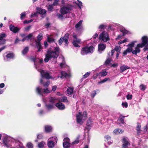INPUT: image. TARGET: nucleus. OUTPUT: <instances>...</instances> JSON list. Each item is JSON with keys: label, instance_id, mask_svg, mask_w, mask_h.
I'll return each mask as SVG.
<instances>
[{"label": "nucleus", "instance_id": "53", "mask_svg": "<svg viewBox=\"0 0 148 148\" xmlns=\"http://www.w3.org/2000/svg\"><path fill=\"white\" fill-rule=\"evenodd\" d=\"M32 21H33V20L32 19H31L29 21L26 20L24 21L23 23L25 24H27V23H30L32 22Z\"/></svg>", "mask_w": 148, "mask_h": 148}, {"label": "nucleus", "instance_id": "49", "mask_svg": "<svg viewBox=\"0 0 148 148\" xmlns=\"http://www.w3.org/2000/svg\"><path fill=\"white\" fill-rule=\"evenodd\" d=\"M31 28V26H27L24 28V31L25 32H28Z\"/></svg>", "mask_w": 148, "mask_h": 148}, {"label": "nucleus", "instance_id": "20", "mask_svg": "<svg viewBox=\"0 0 148 148\" xmlns=\"http://www.w3.org/2000/svg\"><path fill=\"white\" fill-rule=\"evenodd\" d=\"M106 47V44L103 43L99 44L98 45V50L99 52L101 53V52L104 50Z\"/></svg>", "mask_w": 148, "mask_h": 148}, {"label": "nucleus", "instance_id": "18", "mask_svg": "<svg viewBox=\"0 0 148 148\" xmlns=\"http://www.w3.org/2000/svg\"><path fill=\"white\" fill-rule=\"evenodd\" d=\"M73 45L76 47H79L80 46L78 44H80L81 42V40L77 38L76 36L74 35L73 36Z\"/></svg>", "mask_w": 148, "mask_h": 148}, {"label": "nucleus", "instance_id": "9", "mask_svg": "<svg viewBox=\"0 0 148 148\" xmlns=\"http://www.w3.org/2000/svg\"><path fill=\"white\" fill-rule=\"evenodd\" d=\"M99 39L104 42H106L110 40L109 35L106 31H103L100 34L99 36Z\"/></svg>", "mask_w": 148, "mask_h": 148}, {"label": "nucleus", "instance_id": "60", "mask_svg": "<svg viewBox=\"0 0 148 148\" xmlns=\"http://www.w3.org/2000/svg\"><path fill=\"white\" fill-rule=\"evenodd\" d=\"M37 14H38V13L37 12H36L34 13L33 14L32 13L31 14L30 16L31 17H33L34 16H37Z\"/></svg>", "mask_w": 148, "mask_h": 148}, {"label": "nucleus", "instance_id": "12", "mask_svg": "<svg viewBox=\"0 0 148 148\" xmlns=\"http://www.w3.org/2000/svg\"><path fill=\"white\" fill-rule=\"evenodd\" d=\"M36 92L38 95H41L42 94V93L46 94L49 93L51 92V90L48 88L42 89L40 87H37L36 88Z\"/></svg>", "mask_w": 148, "mask_h": 148}, {"label": "nucleus", "instance_id": "55", "mask_svg": "<svg viewBox=\"0 0 148 148\" xmlns=\"http://www.w3.org/2000/svg\"><path fill=\"white\" fill-rule=\"evenodd\" d=\"M90 74V73L89 72H87L86 73L85 75H84L83 76L84 77V78H86L88 77Z\"/></svg>", "mask_w": 148, "mask_h": 148}, {"label": "nucleus", "instance_id": "38", "mask_svg": "<svg viewBox=\"0 0 148 148\" xmlns=\"http://www.w3.org/2000/svg\"><path fill=\"white\" fill-rule=\"evenodd\" d=\"M107 74V72L104 71H102L101 72L99 73V74L97 73V75L98 76L99 75H100L101 76H104L106 75Z\"/></svg>", "mask_w": 148, "mask_h": 148}, {"label": "nucleus", "instance_id": "50", "mask_svg": "<svg viewBox=\"0 0 148 148\" xmlns=\"http://www.w3.org/2000/svg\"><path fill=\"white\" fill-rule=\"evenodd\" d=\"M5 41V40L4 39L0 38V45L4 44Z\"/></svg>", "mask_w": 148, "mask_h": 148}, {"label": "nucleus", "instance_id": "6", "mask_svg": "<svg viewBox=\"0 0 148 148\" xmlns=\"http://www.w3.org/2000/svg\"><path fill=\"white\" fill-rule=\"evenodd\" d=\"M73 6L70 4H68L66 5L63 6L60 9L61 13L64 14L69 12L73 9Z\"/></svg>", "mask_w": 148, "mask_h": 148}, {"label": "nucleus", "instance_id": "54", "mask_svg": "<svg viewBox=\"0 0 148 148\" xmlns=\"http://www.w3.org/2000/svg\"><path fill=\"white\" fill-rule=\"evenodd\" d=\"M132 95L128 94L127 96V98L128 100H130L132 99Z\"/></svg>", "mask_w": 148, "mask_h": 148}, {"label": "nucleus", "instance_id": "46", "mask_svg": "<svg viewBox=\"0 0 148 148\" xmlns=\"http://www.w3.org/2000/svg\"><path fill=\"white\" fill-rule=\"evenodd\" d=\"M53 6L52 5H49L47 7V9L49 11H51L53 9Z\"/></svg>", "mask_w": 148, "mask_h": 148}, {"label": "nucleus", "instance_id": "61", "mask_svg": "<svg viewBox=\"0 0 148 148\" xmlns=\"http://www.w3.org/2000/svg\"><path fill=\"white\" fill-rule=\"evenodd\" d=\"M57 87L56 86H54L52 87V90L53 91H55L57 88Z\"/></svg>", "mask_w": 148, "mask_h": 148}, {"label": "nucleus", "instance_id": "24", "mask_svg": "<svg viewBox=\"0 0 148 148\" xmlns=\"http://www.w3.org/2000/svg\"><path fill=\"white\" fill-rule=\"evenodd\" d=\"M105 140L106 142L108 144L110 145L112 142L111 140V137L110 136L106 135L104 137Z\"/></svg>", "mask_w": 148, "mask_h": 148}, {"label": "nucleus", "instance_id": "7", "mask_svg": "<svg viewBox=\"0 0 148 148\" xmlns=\"http://www.w3.org/2000/svg\"><path fill=\"white\" fill-rule=\"evenodd\" d=\"M12 140V138L7 135H5L3 139V144L7 147H9L11 146V142Z\"/></svg>", "mask_w": 148, "mask_h": 148}, {"label": "nucleus", "instance_id": "58", "mask_svg": "<svg viewBox=\"0 0 148 148\" xmlns=\"http://www.w3.org/2000/svg\"><path fill=\"white\" fill-rule=\"evenodd\" d=\"M59 0H55L53 2V3L52 4L53 6L56 5L58 2Z\"/></svg>", "mask_w": 148, "mask_h": 148}, {"label": "nucleus", "instance_id": "39", "mask_svg": "<svg viewBox=\"0 0 148 148\" xmlns=\"http://www.w3.org/2000/svg\"><path fill=\"white\" fill-rule=\"evenodd\" d=\"M110 79L109 78H106L103 79L101 81L98 82V84H102L106 82L107 81L110 80Z\"/></svg>", "mask_w": 148, "mask_h": 148}, {"label": "nucleus", "instance_id": "11", "mask_svg": "<svg viewBox=\"0 0 148 148\" xmlns=\"http://www.w3.org/2000/svg\"><path fill=\"white\" fill-rule=\"evenodd\" d=\"M42 38V34H40L37 36V39L36 40V46L38 49V51H40L42 48L40 41Z\"/></svg>", "mask_w": 148, "mask_h": 148}, {"label": "nucleus", "instance_id": "13", "mask_svg": "<svg viewBox=\"0 0 148 148\" xmlns=\"http://www.w3.org/2000/svg\"><path fill=\"white\" fill-rule=\"evenodd\" d=\"M141 40L142 42L139 44L143 47L145 46L144 48L145 50H148V49H145L146 46H148V37L147 36H143L141 38Z\"/></svg>", "mask_w": 148, "mask_h": 148}, {"label": "nucleus", "instance_id": "3", "mask_svg": "<svg viewBox=\"0 0 148 148\" xmlns=\"http://www.w3.org/2000/svg\"><path fill=\"white\" fill-rule=\"evenodd\" d=\"M59 47H56L53 49L50 48L47 51L44 60L45 62H48L52 58L54 59L56 58L58 56Z\"/></svg>", "mask_w": 148, "mask_h": 148}, {"label": "nucleus", "instance_id": "52", "mask_svg": "<svg viewBox=\"0 0 148 148\" xmlns=\"http://www.w3.org/2000/svg\"><path fill=\"white\" fill-rule=\"evenodd\" d=\"M88 120H89V121H90V122H88H88L87 123V126H88L89 127L88 128H89V127H90L91 125V121L90 120V118H89L88 119Z\"/></svg>", "mask_w": 148, "mask_h": 148}, {"label": "nucleus", "instance_id": "27", "mask_svg": "<svg viewBox=\"0 0 148 148\" xmlns=\"http://www.w3.org/2000/svg\"><path fill=\"white\" fill-rule=\"evenodd\" d=\"M83 22L82 20H80L79 22L77 23L75 26V28L77 29H80L82 27V24Z\"/></svg>", "mask_w": 148, "mask_h": 148}, {"label": "nucleus", "instance_id": "59", "mask_svg": "<svg viewBox=\"0 0 148 148\" xmlns=\"http://www.w3.org/2000/svg\"><path fill=\"white\" fill-rule=\"evenodd\" d=\"M79 142L78 139H77L75 140V141L73 142V144H78Z\"/></svg>", "mask_w": 148, "mask_h": 148}, {"label": "nucleus", "instance_id": "63", "mask_svg": "<svg viewBox=\"0 0 148 148\" xmlns=\"http://www.w3.org/2000/svg\"><path fill=\"white\" fill-rule=\"evenodd\" d=\"M21 41V40H19L18 38H17L15 41V43L17 44Z\"/></svg>", "mask_w": 148, "mask_h": 148}, {"label": "nucleus", "instance_id": "31", "mask_svg": "<svg viewBox=\"0 0 148 148\" xmlns=\"http://www.w3.org/2000/svg\"><path fill=\"white\" fill-rule=\"evenodd\" d=\"M74 88L73 87H70L67 90V93L69 95H71L73 92Z\"/></svg>", "mask_w": 148, "mask_h": 148}, {"label": "nucleus", "instance_id": "40", "mask_svg": "<svg viewBox=\"0 0 148 148\" xmlns=\"http://www.w3.org/2000/svg\"><path fill=\"white\" fill-rule=\"evenodd\" d=\"M29 48L28 47H26L22 51V53L23 55L25 54L28 51Z\"/></svg>", "mask_w": 148, "mask_h": 148}, {"label": "nucleus", "instance_id": "8", "mask_svg": "<svg viewBox=\"0 0 148 148\" xmlns=\"http://www.w3.org/2000/svg\"><path fill=\"white\" fill-rule=\"evenodd\" d=\"M114 26H115L116 27H117V28L120 30L121 32L123 34L122 35H118L116 38V40L121 38L123 36H124L125 34H126L127 33V31L126 30L123 26L120 25V24L116 23L114 24Z\"/></svg>", "mask_w": 148, "mask_h": 148}, {"label": "nucleus", "instance_id": "5", "mask_svg": "<svg viewBox=\"0 0 148 148\" xmlns=\"http://www.w3.org/2000/svg\"><path fill=\"white\" fill-rule=\"evenodd\" d=\"M94 50V48L92 46L90 47H85L82 48L81 51V53L82 55H84L89 53L93 52Z\"/></svg>", "mask_w": 148, "mask_h": 148}, {"label": "nucleus", "instance_id": "10", "mask_svg": "<svg viewBox=\"0 0 148 148\" xmlns=\"http://www.w3.org/2000/svg\"><path fill=\"white\" fill-rule=\"evenodd\" d=\"M57 141V138L56 136L51 137L48 140L47 145L49 148H53L54 146V143Z\"/></svg>", "mask_w": 148, "mask_h": 148}, {"label": "nucleus", "instance_id": "17", "mask_svg": "<svg viewBox=\"0 0 148 148\" xmlns=\"http://www.w3.org/2000/svg\"><path fill=\"white\" fill-rule=\"evenodd\" d=\"M137 42V41L136 40L134 41L127 45L128 48L126 49L128 51V52H132V51H133L132 48L134 47L135 43Z\"/></svg>", "mask_w": 148, "mask_h": 148}, {"label": "nucleus", "instance_id": "32", "mask_svg": "<svg viewBox=\"0 0 148 148\" xmlns=\"http://www.w3.org/2000/svg\"><path fill=\"white\" fill-rule=\"evenodd\" d=\"M46 36L47 38V41L49 42H53L54 41V39L51 37V35H49L48 34H47Z\"/></svg>", "mask_w": 148, "mask_h": 148}, {"label": "nucleus", "instance_id": "29", "mask_svg": "<svg viewBox=\"0 0 148 148\" xmlns=\"http://www.w3.org/2000/svg\"><path fill=\"white\" fill-rule=\"evenodd\" d=\"M73 3L76 4L80 9L82 7V3L79 0H78L77 1H74Z\"/></svg>", "mask_w": 148, "mask_h": 148}, {"label": "nucleus", "instance_id": "19", "mask_svg": "<svg viewBox=\"0 0 148 148\" xmlns=\"http://www.w3.org/2000/svg\"><path fill=\"white\" fill-rule=\"evenodd\" d=\"M70 139L68 138H65L63 141V146L64 148H68L70 147Z\"/></svg>", "mask_w": 148, "mask_h": 148}, {"label": "nucleus", "instance_id": "34", "mask_svg": "<svg viewBox=\"0 0 148 148\" xmlns=\"http://www.w3.org/2000/svg\"><path fill=\"white\" fill-rule=\"evenodd\" d=\"M60 60H62V62L60 64V66L62 68L64 67L65 66V63L64 61V58L63 57H59Z\"/></svg>", "mask_w": 148, "mask_h": 148}, {"label": "nucleus", "instance_id": "48", "mask_svg": "<svg viewBox=\"0 0 148 148\" xmlns=\"http://www.w3.org/2000/svg\"><path fill=\"white\" fill-rule=\"evenodd\" d=\"M122 105L123 107L126 108L128 106V104L127 102H124L122 103Z\"/></svg>", "mask_w": 148, "mask_h": 148}, {"label": "nucleus", "instance_id": "21", "mask_svg": "<svg viewBox=\"0 0 148 148\" xmlns=\"http://www.w3.org/2000/svg\"><path fill=\"white\" fill-rule=\"evenodd\" d=\"M10 30L14 33H16L18 32L20 29L17 27H15L14 26L12 25L10 26Z\"/></svg>", "mask_w": 148, "mask_h": 148}, {"label": "nucleus", "instance_id": "35", "mask_svg": "<svg viewBox=\"0 0 148 148\" xmlns=\"http://www.w3.org/2000/svg\"><path fill=\"white\" fill-rule=\"evenodd\" d=\"M61 77L62 78L64 77H69V75L67 74L66 72L64 71L61 72Z\"/></svg>", "mask_w": 148, "mask_h": 148}, {"label": "nucleus", "instance_id": "33", "mask_svg": "<svg viewBox=\"0 0 148 148\" xmlns=\"http://www.w3.org/2000/svg\"><path fill=\"white\" fill-rule=\"evenodd\" d=\"M52 130V127L49 125H46L45 126V131L47 132H50Z\"/></svg>", "mask_w": 148, "mask_h": 148}, {"label": "nucleus", "instance_id": "14", "mask_svg": "<svg viewBox=\"0 0 148 148\" xmlns=\"http://www.w3.org/2000/svg\"><path fill=\"white\" fill-rule=\"evenodd\" d=\"M69 38V34H66L64 37H61L58 41L59 45H61L63 41L65 42V45L67 46L68 43V40Z\"/></svg>", "mask_w": 148, "mask_h": 148}, {"label": "nucleus", "instance_id": "16", "mask_svg": "<svg viewBox=\"0 0 148 148\" xmlns=\"http://www.w3.org/2000/svg\"><path fill=\"white\" fill-rule=\"evenodd\" d=\"M122 142L123 148H128L130 145L129 140L127 137H123V138Z\"/></svg>", "mask_w": 148, "mask_h": 148}, {"label": "nucleus", "instance_id": "41", "mask_svg": "<svg viewBox=\"0 0 148 148\" xmlns=\"http://www.w3.org/2000/svg\"><path fill=\"white\" fill-rule=\"evenodd\" d=\"M26 147L28 148H33V145L32 143L30 142H29L27 144Z\"/></svg>", "mask_w": 148, "mask_h": 148}, {"label": "nucleus", "instance_id": "43", "mask_svg": "<svg viewBox=\"0 0 148 148\" xmlns=\"http://www.w3.org/2000/svg\"><path fill=\"white\" fill-rule=\"evenodd\" d=\"M141 125L140 123H138L136 126V130L139 133L140 131Z\"/></svg>", "mask_w": 148, "mask_h": 148}, {"label": "nucleus", "instance_id": "28", "mask_svg": "<svg viewBox=\"0 0 148 148\" xmlns=\"http://www.w3.org/2000/svg\"><path fill=\"white\" fill-rule=\"evenodd\" d=\"M121 48L120 46H116L115 48L114 49L112 50L111 51V52L110 53L111 56L113 55L115 51H119L121 50Z\"/></svg>", "mask_w": 148, "mask_h": 148}, {"label": "nucleus", "instance_id": "36", "mask_svg": "<svg viewBox=\"0 0 148 148\" xmlns=\"http://www.w3.org/2000/svg\"><path fill=\"white\" fill-rule=\"evenodd\" d=\"M45 145L46 143L45 142L43 141L41 142L38 143V147L39 148H43Z\"/></svg>", "mask_w": 148, "mask_h": 148}, {"label": "nucleus", "instance_id": "56", "mask_svg": "<svg viewBox=\"0 0 148 148\" xmlns=\"http://www.w3.org/2000/svg\"><path fill=\"white\" fill-rule=\"evenodd\" d=\"M96 92L95 91H94L91 95V96L93 98L96 94Z\"/></svg>", "mask_w": 148, "mask_h": 148}, {"label": "nucleus", "instance_id": "22", "mask_svg": "<svg viewBox=\"0 0 148 148\" xmlns=\"http://www.w3.org/2000/svg\"><path fill=\"white\" fill-rule=\"evenodd\" d=\"M56 106L60 110H63L64 109L65 107L64 104L61 102L56 103Z\"/></svg>", "mask_w": 148, "mask_h": 148}, {"label": "nucleus", "instance_id": "2", "mask_svg": "<svg viewBox=\"0 0 148 148\" xmlns=\"http://www.w3.org/2000/svg\"><path fill=\"white\" fill-rule=\"evenodd\" d=\"M35 67L37 70L40 73L41 75V78L40 80V82L41 84H42L44 87H47L50 84V82L49 81H45V78L46 79H53L54 80L57 79L56 78H53L52 76H50L48 72L45 71L41 69L38 68L37 66H36L35 63Z\"/></svg>", "mask_w": 148, "mask_h": 148}, {"label": "nucleus", "instance_id": "15", "mask_svg": "<svg viewBox=\"0 0 148 148\" xmlns=\"http://www.w3.org/2000/svg\"><path fill=\"white\" fill-rule=\"evenodd\" d=\"M143 47L139 43L134 48V49L132 51V53L135 55H136L137 53L140 52L141 50L140 49Z\"/></svg>", "mask_w": 148, "mask_h": 148}, {"label": "nucleus", "instance_id": "57", "mask_svg": "<svg viewBox=\"0 0 148 148\" xmlns=\"http://www.w3.org/2000/svg\"><path fill=\"white\" fill-rule=\"evenodd\" d=\"M127 41L126 39L124 40H120L118 42L119 44H121Z\"/></svg>", "mask_w": 148, "mask_h": 148}, {"label": "nucleus", "instance_id": "64", "mask_svg": "<svg viewBox=\"0 0 148 148\" xmlns=\"http://www.w3.org/2000/svg\"><path fill=\"white\" fill-rule=\"evenodd\" d=\"M128 53V51H127V50L126 49L123 51V54L124 55H126Z\"/></svg>", "mask_w": 148, "mask_h": 148}, {"label": "nucleus", "instance_id": "26", "mask_svg": "<svg viewBox=\"0 0 148 148\" xmlns=\"http://www.w3.org/2000/svg\"><path fill=\"white\" fill-rule=\"evenodd\" d=\"M37 12H38L39 14H45L46 12V10L45 9L39 8H37Z\"/></svg>", "mask_w": 148, "mask_h": 148}, {"label": "nucleus", "instance_id": "47", "mask_svg": "<svg viewBox=\"0 0 148 148\" xmlns=\"http://www.w3.org/2000/svg\"><path fill=\"white\" fill-rule=\"evenodd\" d=\"M26 15V14L25 12L21 14V19H23L24 18Z\"/></svg>", "mask_w": 148, "mask_h": 148}, {"label": "nucleus", "instance_id": "30", "mask_svg": "<svg viewBox=\"0 0 148 148\" xmlns=\"http://www.w3.org/2000/svg\"><path fill=\"white\" fill-rule=\"evenodd\" d=\"M130 69V67L125 65H123L120 67L121 71L122 72L125 70Z\"/></svg>", "mask_w": 148, "mask_h": 148}, {"label": "nucleus", "instance_id": "62", "mask_svg": "<svg viewBox=\"0 0 148 148\" xmlns=\"http://www.w3.org/2000/svg\"><path fill=\"white\" fill-rule=\"evenodd\" d=\"M110 60L109 59H108L106 60L105 63L106 64H109V63L110 62Z\"/></svg>", "mask_w": 148, "mask_h": 148}, {"label": "nucleus", "instance_id": "1", "mask_svg": "<svg viewBox=\"0 0 148 148\" xmlns=\"http://www.w3.org/2000/svg\"><path fill=\"white\" fill-rule=\"evenodd\" d=\"M58 100L59 102H68V100L66 97H64L62 98L59 99L56 98L54 97L43 99V100L45 103L46 107L49 110H51L53 108V103L56 101V100Z\"/></svg>", "mask_w": 148, "mask_h": 148}, {"label": "nucleus", "instance_id": "42", "mask_svg": "<svg viewBox=\"0 0 148 148\" xmlns=\"http://www.w3.org/2000/svg\"><path fill=\"white\" fill-rule=\"evenodd\" d=\"M106 26L104 24H101L98 27V29L100 30H101L106 28Z\"/></svg>", "mask_w": 148, "mask_h": 148}, {"label": "nucleus", "instance_id": "37", "mask_svg": "<svg viewBox=\"0 0 148 148\" xmlns=\"http://www.w3.org/2000/svg\"><path fill=\"white\" fill-rule=\"evenodd\" d=\"M124 117L120 116L118 120V122L119 123H123L124 122Z\"/></svg>", "mask_w": 148, "mask_h": 148}, {"label": "nucleus", "instance_id": "51", "mask_svg": "<svg viewBox=\"0 0 148 148\" xmlns=\"http://www.w3.org/2000/svg\"><path fill=\"white\" fill-rule=\"evenodd\" d=\"M6 36V34L5 33L1 34L0 36V38L3 39V38L5 37Z\"/></svg>", "mask_w": 148, "mask_h": 148}, {"label": "nucleus", "instance_id": "23", "mask_svg": "<svg viewBox=\"0 0 148 148\" xmlns=\"http://www.w3.org/2000/svg\"><path fill=\"white\" fill-rule=\"evenodd\" d=\"M124 132V130L121 129H115L113 131V133L114 135H118L122 134Z\"/></svg>", "mask_w": 148, "mask_h": 148}, {"label": "nucleus", "instance_id": "44", "mask_svg": "<svg viewBox=\"0 0 148 148\" xmlns=\"http://www.w3.org/2000/svg\"><path fill=\"white\" fill-rule=\"evenodd\" d=\"M140 89L142 90H144L146 88V86L145 85L142 84L140 86Z\"/></svg>", "mask_w": 148, "mask_h": 148}, {"label": "nucleus", "instance_id": "4", "mask_svg": "<svg viewBox=\"0 0 148 148\" xmlns=\"http://www.w3.org/2000/svg\"><path fill=\"white\" fill-rule=\"evenodd\" d=\"M76 120L77 123L80 124L83 123L87 117V114L86 112H79L76 114Z\"/></svg>", "mask_w": 148, "mask_h": 148}, {"label": "nucleus", "instance_id": "45", "mask_svg": "<svg viewBox=\"0 0 148 148\" xmlns=\"http://www.w3.org/2000/svg\"><path fill=\"white\" fill-rule=\"evenodd\" d=\"M33 35V33H30L26 36V37L27 39V40L31 39V38L32 37Z\"/></svg>", "mask_w": 148, "mask_h": 148}, {"label": "nucleus", "instance_id": "25", "mask_svg": "<svg viewBox=\"0 0 148 148\" xmlns=\"http://www.w3.org/2000/svg\"><path fill=\"white\" fill-rule=\"evenodd\" d=\"M14 57V55L12 53L8 54L5 57H4V59L5 61H8L10 59Z\"/></svg>", "mask_w": 148, "mask_h": 148}]
</instances>
